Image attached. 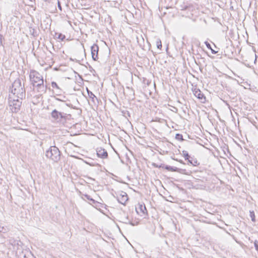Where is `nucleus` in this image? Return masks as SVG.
Returning a JSON list of instances; mask_svg holds the SVG:
<instances>
[{"mask_svg":"<svg viewBox=\"0 0 258 258\" xmlns=\"http://www.w3.org/2000/svg\"><path fill=\"white\" fill-rule=\"evenodd\" d=\"M9 97L23 99L25 97V89L24 85L20 79L16 80L12 85L11 93Z\"/></svg>","mask_w":258,"mask_h":258,"instance_id":"nucleus-1","label":"nucleus"},{"mask_svg":"<svg viewBox=\"0 0 258 258\" xmlns=\"http://www.w3.org/2000/svg\"><path fill=\"white\" fill-rule=\"evenodd\" d=\"M45 156L53 161L57 162L60 159V152L56 146H52L46 151Z\"/></svg>","mask_w":258,"mask_h":258,"instance_id":"nucleus-2","label":"nucleus"},{"mask_svg":"<svg viewBox=\"0 0 258 258\" xmlns=\"http://www.w3.org/2000/svg\"><path fill=\"white\" fill-rule=\"evenodd\" d=\"M23 99L17 98H13V97H9V103L10 110L13 113L18 112L21 108L22 105V100Z\"/></svg>","mask_w":258,"mask_h":258,"instance_id":"nucleus-3","label":"nucleus"},{"mask_svg":"<svg viewBox=\"0 0 258 258\" xmlns=\"http://www.w3.org/2000/svg\"><path fill=\"white\" fill-rule=\"evenodd\" d=\"M51 116L54 121L62 123L66 122L68 118L67 113L58 111L56 109L52 111Z\"/></svg>","mask_w":258,"mask_h":258,"instance_id":"nucleus-4","label":"nucleus"},{"mask_svg":"<svg viewBox=\"0 0 258 258\" xmlns=\"http://www.w3.org/2000/svg\"><path fill=\"white\" fill-rule=\"evenodd\" d=\"M29 77L30 81L34 86L43 84V77L37 72L35 71H31Z\"/></svg>","mask_w":258,"mask_h":258,"instance_id":"nucleus-5","label":"nucleus"},{"mask_svg":"<svg viewBox=\"0 0 258 258\" xmlns=\"http://www.w3.org/2000/svg\"><path fill=\"white\" fill-rule=\"evenodd\" d=\"M116 198L118 202L123 205H124L128 200L126 193L123 191L120 192L119 194H116Z\"/></svg>","mask_w":258,"mask_h":258,"instance_id":"nucleus-6","label":"nucleus"},{"mask_svg":"<svg viewBox=\"0 0 258 258\" xmlns=\"http://www.w3.org/2000/svg\"><path fill=\"white\" fill-rule=\"evenodd\" d=\"M98 50H99L98 46L96 44H94L91 47L92 57L93 59L94 60H96L98 58Z\"/></svg>","mask_w":258,"mask_h":258,"instance_id":"nucleus-7","label":"nucleus"},{"mask_svg":"<svg viewBox=\"0 0 258 258\" xmlns=\"http://www.w3.org/2000/svg\"><path fill=\"white\" fill-rule=\"evenodd\" d=\"M194 94L196 97L201 100L202 102L204 103L206 101V97L199 89H195Z\"/></svg>","mask_w":258,"mask_h":258,"instance_id":"nucleus-8","label":"nucleus"},{"mask_svg":"<svg viewBox=\"0 0 258 258\" xmlns=\"http://www.w3.org/2000/svg\"><path fill=\"white\" fill-rule=\"evenodd\" d=\"M96 152L98 157L103 159L106 158L108 156L107 151L105 149L101 148H97L96 150Z\"/></svg>","mask_w":258,"mask_h":258,"instance_id":"nucleus-9","label":"nucleus"},{"mask_svg":"<svg viewBox=\"0 0 258 258\" xmlns=\"http://www.w3.org/2000/svg\"><path fill=\"white\" fill-rule=\"evenodd\" d=\"M136 210L137 213L141 216L145 215L147 212L145 206L141 204L139 205V207L136 208Z\"/></svg>","mask_w":258,"mask_h":258,"instance_id":"nucleus-10","label":"nucleus"},{"mask_svg":"<svg viewBox=\"0 0 258 258\" xmlns=\"http://www.w3.org/2000/svg\"><path fill=\"white\" fill-rule=\"evenodd\" d=\"M87 90L88 96L90 97V98L91 99L92 102L94 103H96V101L98 102V99L95 96V95L91 91H89L88 89H87Z\"/></svg>","mask_w":258,"mask_h":258,"instance_id":"nucleus-11","label":"nucleus"},{"mask_svg":"<svg viewBox=\"0 0 258 258\" xmlns=\"http://www.w3.org/2000/svg\"><path fill=\"white\" fill-rule=\"evenodd\" d=\"M54 36L55 39H59L61 41H63L66 38L65 35L62 34L61 33H55Z\"/></svg>","mask_w":258,"mask_h":258,"instance_id":"nucleus-12","label":"nucleus"},{"mask_svg":"<svg viewBox=\"0 0 258 258\" xmlns=\"http://www.w3.org/2000/svg\"><path fill=\"white\" fill-rule=\"evenodd\" d=\"M38 87V91L40 93H44L45 92L46 87L44 86V83L40 85H36Z\"/></svg>","mask_w":258,"mask_h":258,"instance_id":"nucleus-13","label":"nucleus"},{"mask_svg":"<svg viewBox=\"0 0 258 258\" xmlns=\"http://www.w3.org/2000/svg\"><path fill=\"white\" fill-rule=\"evenodd\" d=\"M205 44H206V46H207L209 49H210L211 50L212 53L213 54H216V53L218 52V51H215V50H214V49H213L212 48V47H211V46L210 44L208 42H207V41H205Z\"/></svg>","mask_w":258,"mask_h":258,"instance_id":"nucleus-14","label":"nucleus"},{"mask_svg":"<svg viewBox=\"0 0 258 258\" xmlns=\"http://www.w3.org/2000/svg\"><path fill=\"white\" fill-rule=\"evenodd\" d=\"M26 5L32 6L35 4V0H26Z\"/></svg>","mask_w":258,"mask_h":258,"instance_id":"nucleus-15","label":"nucleus"},{"mask_svg":"<svg viewBox=\"0 0 258 258\" xmlns=\"http://www.w3.org/2000/svg\"><path fill=\"white\" fill-rule=\"evenodd\" d=\"M84 196L85 198H86L87 200L91 201L93 203H95V201L94 200H93L92 198H91L90 197V196L89 195H83Z\"/></svg>","mask_w":258,"mask_h":258,"instance_id":"nucleus-16","label":"nucleus"},{"mask_svg":"<svg viewBox=\"0 0 258 258\" xmlns=\"http://www.w3.org/2000/svg\"><path fill=\"white\" fill-rule=\"evenodd\" d=\"M166 169L169 171H176L177 168H174L173 167L167 166L166 167Z\"/></svg>","mask_w":258,"mask_h":258,"instance_id":"nucleus-17","label":"nucleus"},{"mask_svg":"<svg viewBox=\"0 0 258 258\" xmlns=\"http://www.w3.org/2000/svg\"><path fill=\"white\" fill-rule=\"evenodd\" d=\"M182 153H183V155L184 157H185V159L186 160H188L189 156L188 155V153L185 151H183L182 152Z\"/></svg>","mask_w":258,"mask_h":258,"instance_id":"nucleus-18","label":"nucleus"},{"mask_svg":"<svg viewBox=\"0 0 258 258\" xmlns=\"http://www.w3.org/2000/svg\"><path fill=\"white\" fill-rule=\"evenodd\" d=\"M175 139L178 140H183L182 135L179 134L176 135Z\"/></svg>","mask_w":258,"mask_h":258,"instance_id":"nucleus-19","label":"nucleus"},{"mask_svg":"<svg viewBox=\"0 0 258 258\" xmlns=\"http://www.w3.org/2000/svg\"><path fill=\"white\" fill-rule=\"evenodd\" d=\"M51 86H52V87L53 88H56V89H59V87L58 86V85H57V84H56L55 82H52L51 83Z\"/></svg>","mask_w":258,"mask_h":258,"instance_id":"nucleus-20","label":"nucleus"},{"mask_svg":"<svg viewBox=\"0 0 258 258\" xmlns=\"http://www.w3.org/2000/svg\"><path fill=\"white\" fill-rule=\"evenodd\" d=\"M157 47L159 49H161L162 47V44L161 41H157Z\"/></svg>","mask_w":258,"mask_h":258,"instance_id":"nucleus-21","label":"nucleus"},{"mask_svg":"<svg viewBox=\"0 0 258 258\" xmlns=\"http://www.w3.org/2000/svg\"><path fill=\"white\" fill-rule=\"evenodd\" d=\"M250 215L252 221H254V213L253 212H250Z\"/></svg>","mask_w":258,"mask_h":258,"instance_id":"nucleus-22","label":"nucleus"},{"mask_svg":"<svg viewBox=\"0 0 258 258\" xmlns=\"http://www.w3.org/2000/svg\"><path fill=\"white\" fill-rule=\"evenodd\" d=\"M57 6H58V9H59L60 11H62V8H61V5H60V2L57 0Z\"/></svg>","mask_w":258,"mask_h":258,"instance_id":"nucleus-23","label":"nucleus"},{"mask_svg":"<svg viewBox=\"0 0 258 258\" xmlns=\"http://www.w3.org/2000/svg\"><path fill=\"white\" fill-rule=\"evenodd\" d=\"M254 246L255 247V249L257 250H258V242H257L256 241L254 242Z\"/></svg>","mask_w":258,"mask_h":258,"instance_id":"nucleus-24","label":"nucleus"},{"mask_svg":"<svg viewBox=\"0 0 258 258\" xmlns=\"http://www.w3.org/2000/svg\"><path fill=\"white\" fill-rule=\"evenodd\" d=\"M113 151L117 153V152L115 151V149H114Z\"/></svg>","mask_w":258,"mask_h":258,"instance_id":"nucleus-25","label":"nucleus"}]
</instances>
